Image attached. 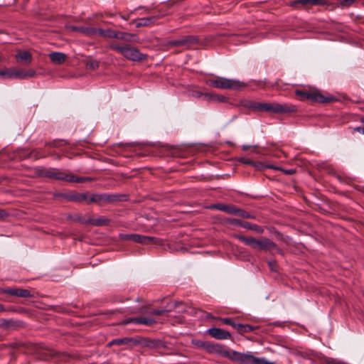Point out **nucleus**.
Masks as SVG:
<instances>
[{
	"label": "nucleus",
	"mask_w": 364,
	"mask_h": 364,
	"mask_svg": "<svg viewBox=\"0 0 364 364\" xmlns=\"http://www.w3.org/2000/svg\"><path fill=\"white\" fill-rule=\"evenodd\" d=\"M245 107L257 112H267L274 114H286L295 112L297 108L295 105L289 103L280 104L278 102H260L255 101H248Z\"/></svg>",
	"instance_id": "obj_1"
},
{
	"label": "nucleus",
	"mask_w": 364,
	"mask_h": 364,
	"mask_svg": "<svg viewBox=\"0 0 364 364\" xmlns=\"http://www.w3.org/2000/svg\"><path fill=\"white\" fill-rule=\"evenodd\" d=\"M111 50L120 53L124 58L131 61H143L147 58V55L141 53L136 48L129 45H119L112 43L109 46Z\"/></svg>",
	"instance_id": "obj_2"
},
{
	"label": "nucleus",
	"mask_w": 364,
	"mask_h": 364,
	"mask_svg": "<svg viewBox=\"0 0 364 364\" xmlns=\"http://www.w3.org/2000/svg\"><path fill=\"white\" fill-rule=\"evenodd\" d=\"M38 176L70 182V173L65 170L55 168L38 167L36 169Z\"/></svg>",
	"instance_id": "obj_3"
},
{
	"label": "nucleus",
	"mask_w": 364,
	"mask_h": 364,
	"mask_svg": "<svg viewBox=\"0 0 364 364\" xmlns=\"http://www.w3.org/2000/svg\"><path fill=\"white\" fill-rule=\"evenodd\" d=\"M208 84L213 87L220 89H239L244 86V84L239 80L225 77L210 79L208 81Z\"/></svg>",
	"instance_id": "obj_4"
},
{
	"label": "nucleus",
	"mask_w": 364,
	"mask_h": 364,
	"mask_svg": "<svg viewBox=\"0 0 364 364\" xmlns=\"http://www.w3.org/2000/svg\"><path fill=\"white\" fill-rule=\"evenodd\" d=\"M198 38L194 36H186L177 40H171L166 42L168 47H183L186 49L198 44Z\"/></svg>",
	"instance_id": "obj_5"
},
{
	"label": "nucleus",
	"mask_w": 364,
	"mask_h": 364,
	"mask_svg": "<svg viewBox=\"0 0 364 364\" xmlns=\"http://www.w3.org/2000/svg\"><path fill=\"white\" fill-rule=\"evenodd\" d=\"M328 6V0H293L289 3V6L294 9L300 10L309 6Z\"/></svg>",
	"instance_id": "obj_6"
},
{
	"label": "nucleus",
	"mask_w": 364,
	"mask_h": 364,
	"mask_svg": "<svg viewBox=\"0 0 364 364\" xmlns=\"http://www.w3.org/2000/svg\"><path fill=\"white\" fill-rule=\"evenodd\" d=\"M119 200V197L117 195L100 193V194H92L89 197L88 203H95L98 205H102L105 203H110Z\"/></svg>",
	"instance_id": "obj_7"
},
{
	"label": "nucleus",
	"mask_w": 364,
	"mask_h": 364,
	"mask_svg": "<svg viewBox=\"0 0 364 364\" xmlns=\"http://www.w3.org/2000/svg\"><path fill=\"white\" fill-rule=\"evenodd\" d=\"M208 353L217 354L220 356L229 358L232 351H230L223 346L208 341L205 350Z\"/></svg>",
	"instance_id": "obj_8"
},
{
	"label": "nucleus",
	"mask_w": 364,
	"mask_h": 364,
	"mask_svg": "<svg viewBox=\"0 0 364 364\" xmlns=\"http://www.w3.org/2000/svg\"><path fill=\"white\" fill-rule=\"evenodd\" d=\"M0 293L21 298L32 297L33 296L29 290L19 288H1Z\"/></svg>",
	"instance_id": "obj_9"
},
{
	"label": "nucleus",
	"mask_w": 364,
	"mask_h": 364,
	"mask_svg": "<svg viewBox=\"0 0 364 364\" xmlns=\"http://www.w3.org/2000/svg\"><path fill=\"white\" fill-rule=\"evenodd\" d=\"M331 97H325L318 90H309L306 100L313 102H328L332 100Z\"/></svg>",
	"instance_id": "obj_10"
},
{
	"label": "nucleus",
	"mask_w": 364,
	"mask_h": 364,
	"mask_svg": "<svg viewBox=\"0 0 364 364\" xmlns=\"http://www.w3.org/2000/svg\"><path fill=\"white\" fill-rule=\"evenodd\" d=\"M207 333L218 340H227L231 338V334L229 331L220 328H210L207 330Z\"/></svg>",
	"instance_id": "obj_11"
},
{
	"label": "nucleus",
	"mask_w": 364,
	"mask_h": 364,
	"mask_svg": "<svg viewBox=\"0 0 364 364\" xmlns=\"http://www.w3.org/2000/svg\"><path fill=\"white\" fill-rule=\"evenodd\" d=\"M156 320L151 318H146V317H136V318H129L126 319L123 323L128 324V323H135V324H142L146 326H151L156 323Z\"/></svg>",
	"instance_id": "obj_12"
},
{
	"label": "nucleus",
	"mask_w": 364,
	"mask_h": 364,
	"mask_svg": "<svg viewBox=\"0 0 364 364\" xmlns=\"http://www.w3.org/2000/svg\"><path fill=\"white\" fill-rule=\"evenodd\" d=\"M77 220H78V221H80V223H82L83 224H90V225H95V226L105 225L108 224V223H109V220H107V218H102V217H100L98 218H89L87 219L79 218Z\"/></svg>",
	"instance_id": "obj_13"
},
{
	"label": "nucleus",
	"mask_w": 364,
	"mask_h": 364,
	"mask_svg": "<svg viewBox=\"0 0 364 364\" xmlns=\"http://www.w3.org/2000/svg\"><path fill=\"white\" fill-rule=\"evenodd\" d=\"M158 16H153L149 17L141 18L134 20L132 23H136V27L139 28L141 26H151L155 23Z\"/></svg>",
	"instance_id": "obj_14"
},
{
	"label": "nucleus",
	"mask_w": 364,
	"mask_h": 364,
	"mask_svg": "<svg viewBox=\"0 0 364 364\" xmlns=\"http://www.w3.org/2000/svg\"><path fill=\"white\" fill-rule=\"evenodd\" d=\"M276 248V244L268 238H262L259 240L257 250L270 251Z\"/></svg>",
	"instance_id": "obj_15"
},
{
	"label": "nucleus",
	"mask_w": 364,
	"mask_h": 364,
	"mask_svg": "<svg viewBox=\"0 0 364 364\" xmlns=\"http://www.w3.org/2000/svg\"><path fill=\"white\" fill-rule=\"evenodd\" d=\"M74 31L82 33L87 37H92L96 36V28L90 26H77L73 28Z\"/></svg>",
	"instance_id": "obj_16"
},
{
	"label": "nucleus",
	"mask_w": 364,
	"mask_h": 364,
	"mask_svg": "<svg viewBox=\"0 0 364 364\" xmlns=\"http://www.w3.org/2000/svg\"><path fill=\"white\" fill-rule=\"evenodd\" d=\"M18 61L28 65L31 63L32 55L28 51H18L16 55Z\"/></svg>",
	"instance_id": "obj_17"
},
{
	"label": "nucleus",
	"mask_w": 364,
	"mask_h": 364,
	"mask_svg": "<svg viewBox=\"0 0 364 364\" xmlns=\"http://www.w3.org/2000/svg\"><path fill=\"white\" fill-rule=\"evenodd\" d=\"M49 58L53 63L60 65L65 62L66 55L60 52H53L49 54Z\"/></svg>",
	"instance_id": "obj_18"
},
{
	"label": "nucleus",
	"mask_w": 364,
	"mask_h": 364,
	"mask_svg": "<svg viewBox=\"0 0 364 364\" xmlns=\"http://www.w3.org/2000/svg\"><path fill=\"white\" fill-rule=\"evenodd\" d=\"M134 237L135 238H134V242L140 243L142 245H147L151 242L156 243V240H157V238H156V237L141 235L139 234H136Z\"/></svg>",
	"instance_id": "obj_19"
},
{
	"label": "nucleus",
	"mask_w": 364,
	"mask_h": 364,
	"mask_svg": "<svg viewBox=\"0 0 364 364\" xmlns=\"http://www.w3.org/2000/svg\"><path fill=\"white\" fill-rule=\"evenodd\" d=\"M214 207L220 211H223L231 215H235L237 213L236 212L237 208L235 205H227L223 203H218L215 204Z\"/></svg>",
	"instance_id": "obj_20"
},
{
	"label": "nucleus",
	"mask_w": 364,
	"mask_h": 364,
	"mask_svg": "<svg viewBox=\"0 0 364 364\" xmlns=\"http://www.w3.org/2000/svg\"><path fill=\"white\" fill-rule=\"evenodd\" d=\"M236 237L243 242L245 245L250 246L252 248L257 249L259 240L254 237H246L242 235H237Z\"/></svg>",
	"instance_id": "obj_21"
},
{
	"label": "nucleus",
	"mask_w": 364,
	"mask_h": 364,
	"mask_svg": "<svg viewBox=\"0 0 364 364\" xmlns=\"http://www.w3.org/2000/svg\"><path fill=\"white\" fill-rule=\"evenodd\" d=\"M236 237L243 242L245 245L250 246L252 248L257 249L259 240L254 237H246L242 235H237Z\"/></svg>",
	"instance_id": "obj_22"
},
{
	"label": "nucleus",
	"mask_w": 364,
	"mask_h": 364,
	"mask_svg": "<svg viewBox=\"0 0 364 364\" xmlns=\"http://www.w3.org/2000/svg\"><path fill=\"white\" fill-rule=\"evenodd\" d=\"M134 36L129 33L114 31L113 38L130 42Z\"/></svg>",
	"instance_id": "obj_23"
},
{
	"label": "nucleus",
	"mask_w": 364,
	"mask_h": 364,
	"mask_svg": "<svg viewBox=\"0 0 364 364\" xmlns=\"http://www.w3.org/2000/svg\"><path fill=\"white\" fill-rule=\"evenodd\" d=\"M68 199L70 200L82 203V202L86 201V200L88 201L89 196L87 193H75L71 194L69 196Z\"/></svg>",
	"instance_id": "obj_24"
},
{
	"label": "nucleus",
	"mask_w": 364,
	"mask_h": 364,
	"mask_svg": "<svg viewBox=\"0 0 364 364\" xmlns=\"http://www.w3.org/2000/svg\"><path fill=\"white\" fill-rule=\"evenodd\" d=\"M114 30L110 28L102 29L96 28V36H100L105 38H113Z\"/></svg>",
	"instance_id": "obj_25"
},
{
	"label": "nucleus",
	"mask_w": 364,
	"mask_h": 364,
	"mask_svg": "<svg viewBox=\"0 0 364 364\" xmlns=\"http://www.w3.org/2000/svg\"><path fill=\"white\" fill-rule=\"evenodd\" d=\"M337 7L346 9L353 5L358 0H336Z\"/></svg>",
	"instance_id": "obj_26"
},
{
	"label": "nucleus",
	"mask_w": 364,
	"mask_h": 364,
	"mask_svg": "<svg viewBox=\"0 0 364 364\" xmlns=\"http://www.w3.org/2000/svg\"><path fill=\"white\" fill-rule=\"evenodd\" d=\"M132 338H127V337H125V338H116V339H113L112 341H111L109 343V346H112V345H129V343H131L132 342Z\"/></svg>",
	"instance_id": "obj_27"
},
{
	"label": "nucleus",
	"mask_w": 364,
	"mask_h": 364,
	"mask_svg": "<svg viewBox=\"0 0 364 364\" xmlns=\"http://www.w3.org/2000/svg\"><path fill=\"white\" fill-rule=\"evenodd\" d=\"M241 227L244 228H246V229L255 230V231H256L258 233H262L263 232L262 228H261L260 226H259V225H257L256 224H251V223H250L248 222H246V221L244 223L241 224Z\"/></svg>",
	"instance_id": "obj_28"
},
{
	"label": "nucleus",
	"mask_w": 364,
	"mask_h": 364,
	"mask_svg": "<svg viewBox=\"0 0 364 364\" xmlns=\"http://www.w3.org/2000/svg\"><path fill=\"white\" fill-rule=\"evenodd\" d=\"M70 182H75L79 183H82L85 182H90L92 181V178L90 177H79L70 173V177L69 178Z\"/></svg>",
	"instance_id": "obj_29"
},
{
	"label": "nucleus",
	"mask_w": 364,
	"mask_h": 364,
	"mask_svg": "<svg viewBox=\"0 0 364 364\" xmlns=\"http://www.w3.org/2000/svg\"><path fill=\"white\" fill-rule=\"evenodd\" d=\"M0 77L4 78H14V68H5L0 70Z\"/></svg>",
	"instance_id": "obj_30"
},
{
	"label": "nucleus",
	"mask_w": 364,
	"mask_h": 364,
	"mask_svg": "<svg viewBox=\"0 0 364 364\" xmlns=\"http://www.w3.org/2000/svg\"><path fill=\"white\" fill-rule=\"evenodd\" d=\"M237 330L241 333H249L254 330V328L249 324H241L237 325Z\"/></svg>",
	"instance_id": "obj_31"
},
{
	"label": "nucleus",
	"mask_w": 364,
	"mask_h": 364,
	"mask_svg": "<svg viewBox=\"0 0 364 364\" xmlns=\"http://www.w3.org/2000/svg\"><path fill=\"white\" fill-rule=\"evenodd\" d=\"M205 98L208 101H218L223 102L225 100V97L222 95H212V94H205Z\"/></svg>",
	"instance_id": "obj_32"
},
{
	"label": "nucleus",
	"mask_w": 364,
	"mask_h": 364,
	"mask_svg": "<svg viewBox=\"0 0 364 364\" xmlns=\"http://www.w3.org/2000/svg\"><path fill=\"white\" fill-rule=\"evenodd\" d=\"M192 344L198 348H203L206 350L208 341H204L201 340L193 339L191 341Z\"/></svg>",
	"instance_id": "obj_33"
},
{
	"label": "nucleus",
	"mask_w": 364,
	"mask_h": 364,
	"mask_svg": "<svg viewBox=\"0 0 364 364\" xmlns=\"http://www.w3.org/2000/svg\"><path fill=\"white\" fill-rule=\"evenodd\" d=\"M25 69H18L14 68V78L16 79H26Z\"/></svg>",
	"instance_id": "obj_34"
},
{
	"label": "nucleus",
	"mask_w": 364,
	"mask_h": 364,
	"mask_svg": "<svg viewBox=\"0 0 364 364\" xmlns=\"http://www.w3.org/2000/svg\"><path fill=\"white\" fill-rule=\"evenodd\" d=\"M87 68L95 70L99 67V62L97 60H90L86 63Z\"/></svg>",
	"instance_id": "obj_35"
},
{
	"label": "nucleus",
	"mask_w": 364,
	"mask_h": 364,
	"mask_svg": "<svg viewBox=\"0 0 364 364\" xmlns=\"http://www.w3.org/2000/svg\"><path fill=\"white\" fill-rule=\"evenodd\" d=\"M218 320L221 321L223 323L225 324H227V325H230L232 327H234L235 328L237 329V325H238L239 323H235L231 318H219Z\"/></svg>",
	"instance_id": "obj_36"
},
{
	"label": "nucleus",
	"mask_w": 364,
	"mask_h": 364,
	"mask_svg": "<svg viewBox=\"0 0 364 364\" xmlns=\"http://www.w3.org/2000/svg\"><path fill=\"white\" fill-rule=\"evenodd\" d=\"M295 94L296 96L299 97L301 100H306L308 90H297L295 91Z\"/></svg>",
	"instance_id": "obj_37"
},
{
	"label": "nucleus",
	"mask_w": 364,
	"mask_h": 364,
	"mask_svg": "<svg viewBox=\"0 0 364 364\" xmlns=\"http://www.w3.org/2000/svg\"><path fill=\"white\" fill-rule=\"evenodd\" d=\"M236 212H237L236 215H240L245 218H254L249 213H247L242 209H240V208H237Z\"/></svg>",
	"instance_id": "obj_38"
},
{
	"label": "nucleus",
	"mask_w": 364,
	"mask_h": 364,
	"mask_svg": "<svg viewBox=\"0 0 364 364\" xmlns=\"http://www.w3.org/2000/svg\"><path fill=\"white\" fill-rule=\"evenodd\" d=\"M136 234H120L119 237L122 240H132L134 241Z\"/></svg>",
	"instance_id": "obj_39"
},
{
	"label": "nucleus",
	"mask_w": 364,
	"mask_h": 364,
	"mask_svg": "<svg viewBox=\"0 0 364 364\" xmlns=\"http://www.w3.org/2000/svg\"><path fill=\"white\" fill-rule=\"evenodd\" d=\"M26 79L33 77L36 75V72L33 69L25 70Z\"/></svg>",
	"instance_id": "obj_40"
},
{
	"label": "nucleus",
	"mask_w": 364,
	"mask_h": 364,
	"mask_svg": "<svg viewBox=\"0 0 364 364\" xmlns=\"http://www.w3.org/2000/svg\"><path fill=\"white\" fill-rule=\"evenodd\" d=\"M166 312H168V311L166 309H158V310L155 309V310L151 311L149 312V314H151V315H162Z\"/></svg>",
	"instance_id": "obj_41"
},
{
	"label": "nucleus",
	"mask_w": 364,
	"mask_h": 364,
	"mask_svg": "<svg viewBox=\"0 0 364 364\" xmlns=\"http://www.w3.org/2000/svg\"><path fill=\"white\" fill-rule=\"evenodd\" d=\"M245 164H251L252 166H255L256 168H260L262 167V164L261 163H259V162H254L251 160H246L244 161Z\"/></svg>",
	"instance_id": "obj_42"
},
{
	"label": "nucleus",
	"mask_w": 364,
	"mask_h": 364,
	"mask_svg": "<svg viewBox=\"0 0 364 364\" xmlns=\"http://www.w3.org/2000/svg\"><path fill=\"white\" fill-rule=\"evenodd\" d=\"M206 93H203V92H199V91H195L193 92V96L194 97H196V98H199L200 97H205V95Z\"/></svg>",
	"instance_id": "obj_43"
},
{
	"label": "nucleus",
	"mask_w": 364,
	"mask_h": 364,
	"mask_svg": "<svg viewBox=\"0 0 364 364\" xmlns=\"http://www.w3.org/2000/svg\"><path fill=\"white\" fill-rule=\"evenodd\" d=\"M268 264H269V268L271 269L272 271H274V272L277 271V269H276V262L274 261L269 262Z\"/></svg>",
	"instance_id": "obj_44"
},
{
	"label": "nucleus",
	"mask_w": 364,
	"mask_h": 364,
	"mask_svg": "<svg viewBox=\"0 0 364 364\" xmlns=\"http://www.w3.org/2000/svg\"><path fill=\"white\" fill-rule=\"evenodd\" d=\"M245 222V221H242V220H238V219H234V220H232V224L241 227V224L244 223Z\"/></svg>",
	"instance_id": "obj_45"
},
{
	"label": "nucleus",
	"mask_w": 364,
	"mask_h": 364,
	"mask_svg": "<svg viewBox=\"0 0 364 364\" xmlns=\"http://www.w3.org/2000/svg\"><path fill=\"white\" fill-rule=\"evenodd\" d=\"M363 127H357L354 129V131L358 132H360L363 134Z\"/></svg>",
	"instance_id": "obj_46"
},
{
	"label": "nucleus",
	"mask_w": 364,
	"mask_h": 364,
	"mask_svg": "<svg viewBox=\"0 0 364 364\" xmlns=\"http://www.w3.org/2000/svg\"><path fill=\"white\" fill-rule=\"evenodd\" d=\"M328 364H346V363L341 362V361H331L328 362Z\"/></svg>",
	"instance_id": "obj_47"
},
{
	"label": "nucleus",
	"mask_w": 364,
	"mask_h": 364,
	"mask_svg": "<svg viewBox=\"0 0 364 364\" xmlns=\"http://www.w3.org/2000/svg\"><path fill=\"white\" fill-rule=\"evenodd\" d=\"M6 311V309L4 307V306L2 305L1 304H0V313L4 312Z\"/></svg>",
	"instance_id": "obj_48"
},
{
	"label": "nucleus",
	"mask_w": 364,
	"mask_h": 364,
	"mask_svg": "<svg viewBox=\"0 0 364 364\" xmlns=\"http://www.w3.org/2000/svg\"><path fill=\"white\" fill-rule=\"evenodd\" d=\"M248 148H249V146H246V145H244V146H243V149H244V150H247Z\"/></svg>",
	"instance_id": "obj_49"
},
{
	"label": "nucleus",
	"mask_w": 364,
	"mask_h": 364,
	"mask_svg": "<svg viewBox=\"0 0 364 364\" xmlns=\"http://www.w3.org/2000/svg\"><path fill=\"white\" fill-rule=\"evenodd\" d=\"M3 323L6 324V323H9V321L4 320V321H3Z\"/></svg>",
	"instance_id": "obj_50"
},
{
	"label": "nucleus",
	"mask_w": 364,
	"mask_h": 364,
	"mask_svg": "<svg viewBox=\"0 0 364 364\" xmlns=\"http://www.w3.org/2000/svg\"><path fill=\"white\" fill-rule=\"evenodd\" d=\"M269 167L271 168H273V169H277V168L274 167V166H269Z\"/></svg>",
	"instance_id": "obj_51"
},
{
	"label": "nucleus",
	"mask_w": 364,
	"mask_h": 364,
	"mask_svg": "<svg viewBox=\"0 0 364 364\" xmlns=\"http://www.w3.org/2000/svg\"><path fill=\"white\" fill-rule=\"evenodd\" d=\"M361 122L364 123V118H362Z\"/></svg>",
	"instance_id": "obj_52"
},
{
	"label": "nucleus",
	"mask_w": 364,
	"mask_h": 364,
	"mask_svg": "<svg viewBox=\"0 0 364 364\" xmlns=\"http://www.w3.org/2000/svg\"><path fill=\"white\" fill-rule=\"evenodd\" d=\"M278 252L282 254V251L280 250H278Z\"/></svg>",
	"instance_id": "obj_53"
},
{
	"label": "nucleus",
	"mask_w": 364,
	"mask_h": 364,
	"mask_svg": "<svg viewBox=\"0 0 364 364\" xmlns=\"http://www.w3.org/2000/svg\"><path fill=\"white\" fill-rule=\"evenodd\" d=\"M124 20H127L126 16L122 17Z\"/></svg>",
	"instance_id": "obj_54"
},
{
	"label": "nucleus",
	"mask_w": 364,
	"mask_h": 364,
	"mask_svg": "<svg viewBox=\"0 0 364 364\" xmlns=\"http://www.w3.org/2000/svg\"><path fill=\"white\" fill-rule=\"evenodd\" d=\"M124 20H127L126 16L122 17Z\"/></svg>",
	"instance_id": "obj_55"
},
{
	"label": "nucleus",
	"mask_w": 364,
	"mask_h": 364,
	"mask_svg": "<svg viewBox=\"0 0 364 364\" xmlns=\"http://www.w3.org/2000/svg\"><path fill=\"white\" fill-rule=\"evenodd\" d=\"M363 134H364V126H363Z\"/></svg>",
	"instance_id": "obj_56"
},
{
	"label": "nucleus",
	"mask_w": 364,
	"mask_h": 364,
	"mask_svg": "<svg viewBox=\"0 0 364 364\" xmlns=\"http://www.w3.org/2000/svg\"><path fill=\"white\" fill-rule=\"evenodd\" d=\"M14 1H16V0H14Z\"/></svg>",
	"instance_id": "obj_57"
}]
</instances>
